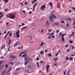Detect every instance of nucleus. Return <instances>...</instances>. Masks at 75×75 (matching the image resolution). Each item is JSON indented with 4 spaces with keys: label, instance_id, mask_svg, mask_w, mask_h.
<instances>
[{
    "label": "nucleus",
    "instance_id": "obj_39",
    "mask_svg": "<svg viewBox=\"0 0 75 75\" xmlns=\"http://www.w3.org/2000/svg\"><path fill=\"white\" fill-rule=\"evenodd\" d=\"M62 32L60 33L59 35V36H62Z\"/></svg>",
    "mask_w": 75,
    "mask_h": 75
},
{
    "label": "nucleus",
    "instance_id": "obj_43",
    "mask_svg": "<svg viewBox=\"0 0 75 75\" xmlns=\"http://www.w3.org/2000/svg\"><path fill=\"white\" fill-rule=\"evenodd\" d=\"M31 66V65L30 64H29L28 65V68H29V67H30Z\"/></svg>",
    "mask_w": 75,
    "mask_h": 75
},
{
    "label": "nucleus",
    "instance_id": "obj_49",
    "mask_svg": "<svg viewBox=\"0 0 75 75\" xmlns=\"http://www.w3.org/2000/svg\"><path fill=\"white\" fill-rule=\"evenodd\" d=\"M68 45H69V44H67L65 46L66 48H67V47H68Z\"/></svg>",
    "mask_w": 75,
    "mask_h": 75
},
{
    "label": "nucleus",
    "instance_id": "obj_20",
    "mask_svg": "<svg viewBox=\"0 0 75 75\" xmlns=\"http://www.w3.org/2000/svg\"><path fill=\"white\" fill-rule=\"evenodd\" d=\"M45 44V43L44 42H42L41 43V44L40 45V47H41L43 45Z\"/></svg>",
    "mask_w": 75,
    "mask_h": 75
},
{
    "label": "nucleus",
    "instance_id": "obj_24",
    "mask_svg": "<svg viewBox=\"0 0 75 75\" xmlns=\"http://www.w3.org/2000/svg\"><path fill=\"white\" fill-rule=\"evenodd\" d=\"M49 5H50V6L51 7H52V6H53L52 3V2H50L49 3Z\"/></svg>",
    "mask_w": 75,
    "mask_h": 75
},
{
    "label": "nucleus",
    "instance_id": "obj_10",
    "mask_svg": "<svg viewBox=\"0 0 75 75\" xmlns=\"http://www.w3.org/2000/svg\"><path fill=\"white\" fill-rule=\"evenodd\" d=\"M29 61H26L24 63V65H27L29 63Z\"/></svg>",
    "mask_w": 75,
    "mask_h": 75
},
{
    "label": "nucleus",
    "instance_id": "obj_1",
    "mask_svg": "<svg viewBox=\"0 0 75 75\" xmlns=\"http://www.w3.org/2000/svg\"><path fill=\"white\" fill-rule=\"evenodd\" d=\"M16 57L15 56H14L13 55H11L10 57V58H11V61H14V59H15Z\"/></svg>",
    "mask_w": 75,
    "mask_h": 75
},
{
    "label": "nucleus",
    "instance_id": "obj_58",
    "mask_svg": "<svg viewBox=\"0 0 75 75\" xmlns=\"http://www.w3.org/2000/svg\"><path fill=\"white\" fill-rule=\"evenodd\" d=\"M35 8H33V11H34V10H35Z\"/></svg>",
    "mask_w": 75,
    "mask_h": 75
},
{
    "label": "nucleus",
    "instance_id": "obj_54",
    "mask_svg": "<svg viewBox=\"0 0 75 75\" xmlns=\"http://www.w3.org/2000/svg\"><path fill=\"white\" fill-rule=\"evenodd\" d=\"M54 66H57V63H55L53 65Z\"/></svg>",
    "mask_w": 75,
    "mask_h": 75
},
{
    "label": "nucleus",
    "instance_id": "obj_4",
    "mask_svg": "<svg viewBox=\"0 0 75 75\" xmlns=\"http://www.w3.org/2000/svg\"><path fill=\"white\" fill-rule=\"evenodd\" d=\"M10 18L11 19H14L15 18V15L14 14H12L10 15Z\"/></svg>",
    "mask_w": 75,
    "mask_h": 75
},
{
    "label": "nucleus",
    "instance_id": "obj_53",
    "mask_svg": "<svg viewBox=\"0 0 75 75\" xmlns=\"http://www.w3.org/2000/svg\"><path fill=\"white\" fill-rule=\"evenodd\" d=\"M23 25H25V24L24 23H23L22 25V27H23Z\"/></svg>",
    "mask_w": 75,
    "mask_h": 75
},
{
    "label": "nucleus",
    "instance_id": "obj_51",
    "mask_svg": "<svg viewBox=\"0 0 75 75\" xmlns=\"http://www.w3.org/2000/svg\"><path fill=\"white\" fill-rule=\"evenodd\" d=\"M29 69H32V67L30 66V67H29Z\"/></svg>",
    "mask_w": 75,
    "mask_h": 75
},
{
    "label": "nucleus",
    "instance_id": "obj_8",
    "mask_svg": "<svg viewBox=\"0 0 75 75\" xmlns=\"http://www.w3.org/2000/svg\"><path fill=\"white\" fill-rule=\"evenodd\" d=\"M10 33V31H8V32L7 34H6V35H5V36L4 37V38H5V39H6V37H7V36L8 34H9V33Z\"/></svg>",
    "mask_w": 75,
    "mask_h": 75
},
{
    "label": "nucleus",
    "instance_id": "obj_64",
    "mask_svg": "<svg viewBox=\"0 0 75 75\" xmlns=\"http://www.w3.org/2000/svg\"><path fill=\"white\" fill-rule=\"evenodd\" d=\"M69 13H71L72 12V11H71V10H69Z\"/></svg>",
    "mask_w": 75,
    "mask_h": 75
},
{
    "label": "nucleus",
    "instance_id": "obj_48",
    "mask_svg": "<svg viewBox=\"0 0 75 75\" xmlns=\"http://www.w3.org/2000/svg\"><path fill=\"white\" fill-rule=\"evenodd\" d=\"M62 23H63V24H65V22L64 21H61Z\"/></svg>",
    "mask_w": 75,
    "mask_h": 75
},
{
    "label": "nucleus",
    "instance_id": "obj_60",
    "mask_svg": "<svg viewBox=\"0 0 75 75\" xmlns=\"http://www.w3.org/2000/svg\"><path fill=\"white\" fill-rule=\"evenodd\" d=\"M24 59H25V61H26V60H27V58L25 57V58Z\"/></svg>",
    "mask_w": 75,
    "mask_h": 75
},
{
    "label": "nucleus",
    "instance_id": "obj_15",
    "mask_svg": "<svg viewBox=\"0 0 75 75\" xmlns=\"http://www.w3.org/2000/svg\"><path fill=\"white\" fill-rule=\"evenodd\" d=\"M36 64L37 67L39 68L40 67V65H39V62H36Z\"/></svg>",
    "mask_w": 75,
    "mask_h": 75
},
{
    "label": "nucleus",
    "instance_id": "obj_41",
    "mask_svg": "<svg viewBox=\"0 0 75 75\" xmlns=\"http://www.w3.org/2000/svg\"><path fill=\"white\" fill-rule=\"evenodd\" d=\"M3 16H4V15H2L1 16H0V18H2V17H3Z\"/></svg>",
    "mask_w": 75,
    "mask_h": 75
},
{
    "label": "nucleus",
    "instance_id": "obj_3",
    "mask_svg": "<svg viewBox=\"0 0 75 75\" xmlns=\"http://www.w3.org/2000/svg\"><path fill=\"white\" fill-rule=\"evenodd\" d=\"M19 34H20V30H19L17 31L16 33V37L17 38H19V37H20V35H19Z\"/></svg>",
    "mask_w": 75,
    "mask_h": 75
},
{
    "label": "nucleus",
    "instance_id": "obj_50",
    "mask_svg": "<svg viewBox=\"0 0 75 75\" xmlns=\"http://www.w3.org/2000/svg\"><path fill=\"white\" fill-rule=\"evenodd\" d=\"M59 30H57L56 31V33H59Z\"/></svg>",
    "mask_w": 75,
    "mask_h": 75
},
{
    "label": "nucleus",
    "instance_id": "obj_11",
    "mask_svg": "<svg viewBox=\"0 0 75 75\" xmlns=\"http://www.w3.org/2000/svg\"><path fill=\"white\" fill-rule=\"evenodd\" d=\"M46 25H50V22H49L48 21H47L46 22Z\"/></svg>",
    "mask_w": 75,
    "mask_h": 75
},
{
    "label": "nucleus",
    "instance_id": "obj_63",
    "mask_svg": "<svg viewBox=\"0 0 75 75\" xmlns=\"http://www.w3.org/2000/svg\"><path fill=\"white\" fill-rule=\"evenodd\" d=\"M0 15H3V13H2V12H0Z\"/></svg>",
    "mask_w": 75,
    "mask_h": 75
},
{
    "label": "nucleus",
    "instance_id": "obj_14",
    "mask_svg": "<svg viewBox=\"0 0 75 75\" xmlns=\"http://www.w3.org/2000/svg\"><path fill=\"white\" fill-rule=\"evenodd\" d=\"M40 54L41 55H44V51H42L40 52Z\"/></svg>",
    "mask_w": 75,
    "mask_h": 75
},
{
    "label": "nucleus",
    "instance_id": "obj_31",
    "mask_svg": "<svg viewBox=\"0 0 75 75\" xmlns=\"http://www.w3.org/2000/svg\"><path fill=\"white\" fill-rule=\"evenodd\" d=\"M36 5H37V3H35L34 5V6H33V8H35L36 7Z\"/></svg>",
    "mask_w": 75,
    "mask_h": 75
},
{
    "label": "nucleus",
    "instance_id": "obj_17",
    "mask_svg": "<svg viewBox=\"0 0 75 75\" xmlns=\"http://www.w3.org/2000/svg\"><path fill=\"white\" fill-rule=\"evenodd\" d=\"M3 67H4V65L2 64L0 67V70H1L3 68Z\"/></svg>",
    "mask_w": 75,
    "mask_h": 75
},
{
    "label": "nucleus",
    "instance_id": "obj_55",
    "mask_svg": "<svg viewBox=\"0 0 75 75\" xmlns=\"http://www.w3.org/2000/svg\"><path fill=\"white\" fill-rule=\"evenodd\" d=\"M10 48V47H9L8 48V51H11V50H8Z\"/></svg>",
    "mask_w": 75,
    "mask_h": 75
},
{
    "label": "nucleus",
    "instance_id": "obj_34",
    "mask_svg": "<svg viewBox=\"0 0 75 75\" xmlns=\"http://www.w3.org/2000/svg\"><path fill=\"white\" fill-rule=\"evenodd\" d=\"M25 71L26 72H28L29 70L28 68H27L25 69Z\"/></svg>",
    "mask_w": 75,
    "mask_h": 75
},
{
    "label": "nucleus",
    "instance_id": "obj_32",
    "mask_svg": "<svg viewBox=\"0 0 75 75\" xmlns=\"http://www.w3.org/2000/svg\"><path fill=\"white\" fill-rule=\"evenodd\" d=\"M27 28V26H24L23 28H22L21 29V30H23V29H24V28Z\"/></svg>",
    "mask_w": 75,
    "mask_h": 75
},
{
    "label": "nucleus",
    "instance_id": "obj_35",
    "mask_svg": "<svg viewBox=\"0 0 75 75\" xmlns=\"http://www.w3.org/2000/svg\"><path fill=\"white\" fill-rule=\"evenodd\" d=\"M11 35H12V33H10L9 34V36H10V37H11Z\"/></svg>",
    "mask_w": 75,
    "mask_h": 75
},
{
    "label": "nucleus",
    "instance_id": "obj_22",
    "mask_svg": "<svg viewBox=\"0 0 75 75\" xmlns=\"http://www.w3.org/2000/svg\"><path fill=\"white\" fill-rule=\"evenodd\" d=\"M4 3H8V0H4Z\"/></svg>",
    "mask_w": 75,
    "mask_h": 75
},
{
    "label": "nucleus",
    "instance_id": "obj_30",
    "mask_svg": "<svg viewBox=\"0 0 75 75\" xmlns=\"http://www.w3.org/2000/svg\"><path fill=\"white\" fill-rule=\"evenodd\" d=\"M54 61H57V59H58V58H56L54 59Z\"/></svg>",
    "mask_w": 75,
    "mask_h": 75
},
{
    "label": "nucleus",
    "instance_id": "obj_23",
    "mask_svg": "<svg viewBox=\"0 0 75 75\" xmlns=\"http://www.w3.org/2000/svg\"><path fill=\"white\" fill-rule=\"evenodd\" d=\"M52 16H53V18H54V19H56V16H55V15H54V14H52Z\"/></svg>",
    "mask_w": 75,
    "mask_h": 75
},
{
    "label": "nucleus",
    "instance_id": "obj_7",
    "mask_svg": "<svg viewBox=\"0 0 75 75\" xmlns=\"http://www.w3.org/2000/svg\"><path fill=\"white\" fill-rule=\"evenodd\" d=\"M66 35V34H62V40L63 41V42H64L65 41L64 40V35Z\"/></svg>",
    "mask_w": 75,
    "mask_h": 75
},
{
    "label": "nucleus",
    "instance_id": "obj_38",
    "mask_svg": "<svg viewBox=\"0 0 75 75\" xmlns=\"http://www.w3.org/2000/svg\"><path fill=\"white\" fill-rule=\"evenodd\" d=\"M52 56V54H51L50 53H49L48 54V56H49V57H51V56Z\"/></svg>",
    "mask_w": 75,
    "mask_h": 75
},
{
    "label": "nucleus",
    "instance_id": "obj_6",
    "mask_svg": "<svg viewBox=\"0 0 75 75\" xmlns=\"http://www.w3.org/2000/svg\"><path fill=\"white\" fill-rule=\"evenodd\" d=\"M50 21H51V22H52V21H53L54 20V19L53 18L52 16H50Z\"/></svg>",
    "mask_w": 75,
    "mask_h": 75
},
{
    "label": "nucleus",
    "instance_id": "obj_56",
    "mask_svg": "<svg viewBox=\"0 0 75 75\" xmlns=\"http://www.w3.org/2000/svg\"><path fill=\"white\" fill-rule=\"evenodd\" d=\"M75 56V55L74 54H71V57H74Z\"/></svg>",
    "mask_w": 75,
    "mask_h": 75
},
{
    "label": "nucleus",
    "instance_id": "obj_36",
    "mask_svg": "<svg viewBox=\"0 0 75 75\" xmlns=\"http://www.w3.org/2000/svg\"><path fill=\"white\" fill-rule=\"evenodd\" d=\"M11 40H10L9 42V43H8L9 45H10V43H11Z\"/></svg>",
    "mask_w": 75,
    "mask_h": 75
},
{
    "label": "nucleus",
    "instance_id": "obj_28",
    "mask_svg": "<svg viewBox=\"0 0 75 75\" xmlns=\"http://www.w3.org/2000/svg\"><path fill=\"white\" fill-rule=\"evenodd\" d=\"M65 60H68L69 59V57H66Z\"/></svg>",
    "mask_w": 75,
    "mask_h": 75
},
{
    "label": "nucleus",
    "instance_id": "obj_25",
    "mask_svg": "<svg viewBox=\"0 0 75 75\" xmlns=\"http://www.w3.org/2000/svg\"><path fill=\"white\" fill-rule=\"evenodd\" d=\"M71 51V49H69L67 50H66V52H69V51Z\"/></svg>",
    "mask_w": 75,
    "mask_h": 75
},
{
    "label": "nucleus",
    "instance_id": "obj_40",
    "mask_svg": "<svg viewBox=\"0 0 75 75\" xmlns=\"http://www.w3.org/2000/svg\"><path fill=\"white\" fill-rule=\"evenodd\" d=\"M69 42H70V44H72V42H72V40H69Z\"/></svg>",
    "mask_w": 75,
    "mask_h": 75
},
{
    "label": "nucleus",
    "instance_id": "obj_21",
    "mask_svg": "<svg viewBox=\"0 0 75 75\" xmlns=\"http://www.w3.org/2000/svg\"><path fill=\"white\" fill-rule=\"evenodd\" d=\"M73 58L72 57H70L69 58V61H72Z\"/></svg>",
    "mask_w": 75,
    "mask_h": 75
},
{
    "label": "nucleus",
    "instance_id": "obj_44",
    "mask_svg": "<svg viewBox=\"0 0 75 75\" xmlns=\"http://www.w3.org/2000/svg\"><path fill=\"white\" fill-rule=\"evenodd\" d=\"M59 53H57L55 55L56 57H58V55Z\"/></svg>",
    "mask_w": 75,
    "mask_h": 75
},
{
    "label": "nucleus",
    "instance_id": "obj_29",
    "mask_svg": "<svg viewBox=\"0 0 75 75\" xmlns=\"http://www.w3.org/2000/svg\"><path fill=\"white\" fill-rule=\"evenodd\" d=\"M37 0H34V1H32V3H35V2H36Z\"/></svg>",
    "mask_w": 75,
    "mask_h": 75
},
{
    "label": "nucleus",
    "instance_id": "obj_26",
    "mask_svg": "<svg viewBox=\"0 0 75 75\" xmlns=\"http://www.w3.org/2000/svg\"><path fill=\"white\" fill-rule=\"evenodd\" d=\"M18 41H17V42H16V43H15V44H14V46H15V47H16V46H17V43H18Z\"/></svg>",
    "mask_w": 75,
    "mask_h": 75
},
{
    "label": "nucleus",
    "instance_id": "obj_47",
    "mask_svg": "<svg viewBox=\"0 0 75 75\" xmlns=\"http://www.w3.org/2000/svg\"><path fill=\"white\" fill-rule=\"evenodd\" d=\"M36 59H37V61H39V59H39V57H37L36 58Z\"/></svg>",
    "mask_w": 75,
    "mask_h": 75
},
{
    "label": "nucleus",
    "instance_id": "obj_42",
    "mask_svg": "<svg viewBox=\"0 0 75 75\" xmlns=\"http://www.w3.org/2000/svg\"><path fill=\"white\" fill-rule=\"evenodd\" d=\"M6 17H7V18H10V16H8V15H6Z\"/></svg>",
    "mask_w": 75,
    "mask_h": 75
},
{
    "label": "nucleus",
    "instance_id": "obj_27",
    "mask_svg": "<svg viewBox=\"0 0 75 75\" xmlns=\"http://www.w3.org/2000/svg\"><path fill=\"white\" fill-rule=\"evenodd\" d=\"M14 63H15L14 62H10V64H11V65H13V64H14Z\"/></svg>",
    "mask_w": 75,
    "mask_h": 75
},
{
    "label": "nucleus",
    "instance_id": "obj_19",
    "mask_svg": "<svg viewBox=\"0 0 75 75\" xmlns=\"http://www.w3.org/2000/svg\"><path fill=\"white\" fill-rule=\"evenodd\" d=\"M69 72H70V70H69L68 71H67V75H69Z\"/></svg>",
    "mask_w": 75,
    "mask_h": 75
},
{
    "label": "nucleus",
    "instance_id": "obj_52",
    "mask_svg": "<svg viewBox=\"0 0 75 75\" xmlns=\"http://www.w3.org/2000/svg\"><path fill=\"white\" fill-rule=\"evenodd\" d=\"M27 3V1H26V2L25 3V5H27L28 4V3Z\"/></svg>",
    "mask_w": 75,
    "mask_h": 75
},
{
    "label": "nucleus",
    "instance_id": "obj_13",
    "mask_svg": "<svg viewBox=\"0 0 75 75\" xmlns=\"http://www.w3.org/2000/svg\"><path fill=\"white\" fill-rule=\"evenodd\" d=\"M25 52H26L24 51L21 53L19 55V57H21V55L23 54H24Z\"/></svg>",
    "mask_w": 75,
    "mask_h": 75
},
{
    "label": "nucleus",
    "instance_id": "obj_2",
    "mask_svg": "<svg viewBox=\"0 0 75 75\" xmlns=\"http://www.w3.org/2000/svg\"><path fill=\"white\" fill-rule=\"evenodd\" d=\"M45 8V5H42L40 7V10L42 11H44V9Z\"/></svg>",
    "mask_w": 75,
    "mask_h": 75
},
{
    "label": "nucleus",
    "instance_id": "obj_16",
    "mask_svg": "<svg viewBox=\"0 0 75 75\" xmlns=\"http://www.w3.org/2000/svg\"><path fill=\"white\" fill-rule=\"evenodd\" d=\"M27 54V53H25L22 56V57H26V54Z\"/></svg>",
    "mask_w": 75,
    "mask_h": 75
},
{
    "label": "nucleus",
    "instance_id": "obj_33",
    "mask_svg": "<svg viewBox=\"0 0 75 75\" xmlns=\"http://www.w3.org/2000/svg\"><path fill=\"white\" fill-rule=\"evenodd\" d=\"M20 68H18L16 69V71H18V70H20Z\"/></svg>",
    "mask_w": 75,
    "mask_h": 75
},
{
    "label": "nucleus",
    "instance_id": "obj_18",
    "mask_svg": "<svg viewBox=\"0 0 75 75\" xmlns=\"http://www.w3.org/2000/svg\"><path fill=\"white\" fill-rule=\"evenodd\" d=\"M5 48V45H4L1 47V50H3V48Z\"/></svg>",
    "mask_w": 75,
    "mask_h": 75
},
{
    "label": "nucleus",
    "instance_id": "obj_12",
    "mask_svg": "<svg viewBox=\"0 0 75 75\" xmlns=\"http://www.w3.org/2000/svg\"><path fill=\"white\" fill-rule=\"evenodd\" d=\"M28 60L29 62H32V59L30 57L28 59Z\"/></svg>",
    "mask_w": 75,
    "mask_h": 75
},
{
    "label": "nucleus",
    "instance_id": "obj_5",
    "mask_svg": "<svg viewBox=\"0 0 75 75\" xmlns=\"http://www.w3.org/2000/svg\"><path fill=\"white\" fill-rule=\"evenodd\" d=\"M6 71L7 70L6 69L4 70L2 72L1 75H5L6 73Z\"/></svg>",
    "mask_w": 75,
    "mask_h": 75
},
{
    "label": "nucleus",
    "instance_id": "obj_62",
    "mask_svg": "<svg viewBox=\"0 0 75 75\" xmlns=\"http://www.w3.org/2000/svg\"><path fill=\"white\" fill-rule=\"evenodd\" d=\"M73 48H75L74 46H72L71 47L72 50H73Z\"/></svg>",
    "mask_w": 75,
    "mask_h": 75
},
{
    "label": "nucleus",
    "instance_id": "obj_45",
    "mask_svg": "<svg viewBox=\"0 0 75 75\" xmlns=\"http://www.w3.org/2000/svg\"><path fill=\"white\" fill-rule=\"evenodd\" d=\"M53 34H54V33H52V34H50V36H51Z\"/></svg>",
    "mask_w": 75,
    "mask_h": 75
},
{
    "label": "nucleus",
    "instance_id": "obj_61",
    "mask_svg": "<svg viewBox=\"0 0 75 75\" xmlns=\"http://www.w3.org/2000/svg\"><path fill=\"white\" fill-rule=\"evenodd\" d=\"M71 8L73 9L74 10H75V8L74 7H71Z\"/></svg>",
    "mask_w": 75,
    "mask_h": 75
},
{
    "label": "nucleus",
    "instance_id": "obj_57",
    "mask_svg": "<svg viewBox=\"0 0 75 75\" xmlns=\"http://www.w3.org/2000/svg\"><path fill=\"white\" fill-rule=\"evenodd\" d=\"M29 37H30V40H31L32 39V36H29Z\"/></svg>",
    "mask_w": 75,
    "mask_h": 75
},
{
    "label": "nucleus",
    "instance_id": "obj_46",
    "mask_svg": "<svg viewBox=\"0 0 75 75\" xmlns=\"http://www.w3.org/2000/svg\"><path fill=\"white\" fill-rule=\"evenodd\" d=\"M72 33H73V34H71V35H74V34H75V32H72Z\"/></svg>",
    "mask_w": 75,
    "mask_h": 75
},
{
    "label": "nucleus",
    "instance_id": "obj_59",
    "mask_svg": "<svg viewBox=\"0 0 75 75\" xmlns=\"http://www.w3.org/2000/svg\"><path fill=\"white\" fill-rule=\"evenodd\" d=\"M67 18H68V20H70V21H71V19L69 18L68 17Z\"/></svg>",
    "mask_w": 75,
    "mask_h": 75
},
{
    "label": "nucleus",
    "instance_id": "obj_37",
    "mask_svg": "<svg viewBox=\"0 0 75 75\" xmlns=\"http://www.w3.org/2000/svg\"><path fill=\"white\" fill-rule=\"evenodd\" d=\"M54 24H55V25H59V23H54Z\"/></svg>",
    "mask_w": 75,
    "mask_h": 75
},
{
    "label": "nucleus",
    "instance_id": "obj_9",
    "mask_svg": "<svg viewBox=\"0 0 75 75\" xmlns=\"http://www.w3.org/2000/svg\"><path fill=\"white\" fill-rule=\"evenodd\" d=\"M50 65L48 64L47 65V67L46 68V71L47 72H48V68H49V67H50Z\"/></svg>",
    "mask_w": 75,
    "mask_h": 75
}]
</instances>
